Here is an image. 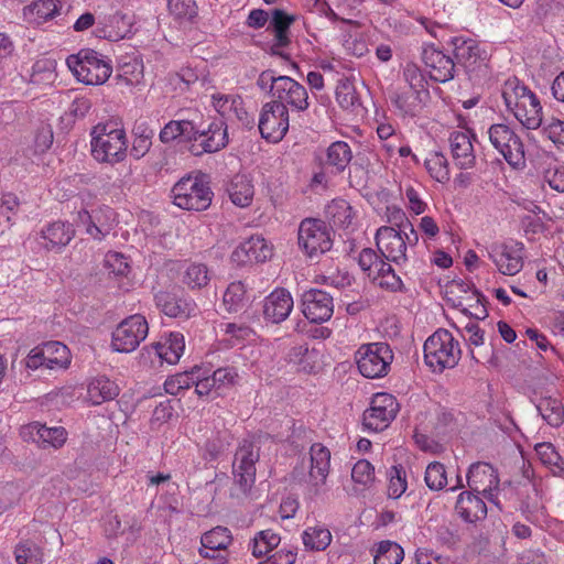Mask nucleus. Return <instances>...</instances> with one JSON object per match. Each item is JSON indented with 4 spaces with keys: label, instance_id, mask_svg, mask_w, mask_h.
<instances>
[{
    "label": "nucleus",
    "instance_id": "1",
    "mask_svg": "<svg viewBox=\"0 0 564 564\" xmlns=\"http://www.w3.org/2000/svg\"><path fill=\"white\" fill-rule=\"evenodd\" d=\"M159 139L163 144L184 143L195 156L214 153L228 144V132L224 122H212L199 130L191 120H170L161 129Z\"/></svg>",
    "mask_w": 564,
    "mask_h": 564
},
{
    "label": "nucleus",
    "instance_id": "2",
    "mask_svg": "<svg viewBox=\"0 0 564 564\" xmlns=\"http://www.w3.org/2000/svg\"><path fill=\"white\" fill-rule=\"evenodd\" d=\"M257 86L268 91L272 97L271 102L275 105L297 112L305 111L310 106L308 94L303 85L289 76H278L272 69H265L259 75Z\"/></svg>",
    "mask_w": 564,
    "mask_h": 564
},
{
    "label": "nucleus",
    "instance_id": "3",
    "mask_svg": "<svg viewBox=\"0 0 564 564\" xmlns=\"http://www.w3.org/2000/svg\"><path fill=\"white\" fill-rule=\"evenodd\" d=\"M91 154L100 163L116 164L127 156L128 140L123 128L117 123H98L91 130Z\"/></svg>",
    "mask_w": 564,
    "mask_h": 564
},
{
    "label": "nucleus",
    "instance_id": "4",
    "mask_svg": "<svg viewBox=\"0 0 564 564\" xmlns=\"http://www.w3.org/2000/svg\"><path fill=\"white\" fill-rule=\"evenodd\" d=\"M425 364L434 371L442 372L454 368L460 359L458 341L447 329L440 328L424 343Z\"/></svg>",
    "mask_w": 564,
    "mask_h": 564
},
{
    "label": "nucleus",
    "instance_id": "5",
    "mask_svg": "<svg viewBox=\"0 0 564 564\" xmlns=\"http://www.w3.org/2000/svg\"><path fill=\"white\" fill-rule=\"evenodd\" d=\"M66 64L75 77L86 85H102L112 73L110 61L90 48L69 55Z\"/></svg>",
    "mask_w": 564,
    "mask_h": 564
},
{
    "label": "nucleus",
    "instance_id": "6",
    "mask_svg": "<svg viewBox=\"0 0 564 564\" xmlns=\"http://www.w3.org/2000/svg\"><path fill=\"white\" fill-rule=\"evenodd\" d=\"M458 66L463 67L469 79L476 80L488 75V53L477 40L457 35L449 40Z\"/></svg>",
    "mask_w": 564,
    "mask_h": 564
},
{
    "label": "nucleus",
    "instance_id": "7",
    "mask_svg": "<svg viewBox=\"0 0 564 564\" xmlns=\"http://www.w3.org/2000/svg\"><path fill=\"white\" fill-rule=\"evenodd\" d=\"M208 184L199 176L182 177L172 188L173 203L186 210H205L213 199Z\"/></svg>",
    "mask_w": 564,
    "mask_h": 564
},
{
    "label": "nucleus",
    "instance_id": "8",
    "mask_svg": "<svg viewBox=\"0 0 564 564\" xmlns=\"http://www.w3.org/2000/svg\"><path fill=\"white\" fill-rule=\"evenodd\" d=\"M299 246L311 259L328 252L334 243V232L323 220L305 218L300 223L297 232Z\"/></svg>",
    "mask_w": 564,
    "mask_h": 564
},
{
    "label": "nucleus",
    "instance_id": "9",
    "mask_svg": "<svg viewBox=\"0 0 564 564\" xmlns=\"http://www.w3.org/2000/svg\"><path fill=\"white\" fill-rule=\"evenodd\" d=\"M381 257L373 249L364 248L358 256V264L373 284L390 292H401V278Z\"/></svg>",
    "mask_w": 564,
    "mask_h": 564
},
{
    "label": "nucleus",
    "instance_id": "10",
    "mask_svg": "<svg viewBox=\"0 0 564 564\" xmlns=\"http://www.w3.org/2000/svg\"><path fill=\"white\" fill-rule=\"evenodd\" d=\"M393 358V351L387 343L364 344L356 352L358 370L369 379L387 376Z\"/></svg>",
    "mask_w": 564,
    "mask_h": 564
},
{
    "label": "nucleus",
    "instance_id": "11",
    "mask_svg": "<svg viewBox=\"0 0 564 564\" xmlns=\"http://www.w3.org/2000/svg\"><path fill=\"white\" fill-rule=\"evenodd\" d=\"M491 145L512 167L525 165L524 145L518 134L503 123L491 124L488 129Z\"/></svg>",
    "mask_w": 564,
    "mask_h": 564
},
{
    "label": "nucleus",
    "instance_id": "12",
    "mask_svg": "<svg viewBox=\"0 0 564 564\" xmlns=\"http://www.w3.org/2000/svg\"><path fill=\"white\" fill-rule=\"evenodd\" d=\"M400 405L394 395L380 392L376 393L370 406L364 412L362 426L368 432H381L395 419Z\"/></svg>",
    "mask_w": 564,
    "mask_h": 564
},
{
    "label": "nucleus",
    "instance_id": "13",
    "mask_svg": "<svg viewBox=\"0 0 564 564\" xmlns=\"http://www.w3.org/2000/svg\"><path fill=\"white\" fill-rule=\"evenodd\" d=\"M210 106L223 118L218 122H224L226 127V121L236 122L246 129H252L256 126L254 115L248 112L242 97L238 94L214 91L210 95Z\"/></svg>",
    "mask_w": 564,
    "mask_h": 564
},
{
    "label": "nucleus",
    "instance_id": "14",
    "mask_svg": "<svg viewBox=\"0 0 564 564\" xmlns=\"http://www.w3.org/2000/svg\"><path fill=\"white\" fill-rule=\"evenodd\" d=\"M259 448L249 440H243L235 453L232 474L235 485L246 495L256 481V463L259 460Z\"/></svg>",
    "mask_w": 564,
    "mask_h": 564
},
{
    "label": "nucleus",
    "instance_id": "15",
    "mask_svg": "<svg viewBox=\"0 0 564 564\" xmlns=\"http://www.w3.org/2000/svg\"><path fill=\"white\" fill-rule=\"evenodd\" d=\"M149 325L145 317L134 314L124 318L112 332L111 346L119 352H131L147 338Z\"/></svg>",
    "mask_w": 564,
    "mask_h": 564
},
{
    "label": "nucleus",
    "instance_id": "16",
    "mask_svg": "<svg viewBox=\"0 0 564 564\" xmlns=\"http://www.w3.org/2000/svg\"><path fill=\"white\" fill-rule=\"evenodd\" d=\"M290 127L289 109L274 102H265L262 106L258 129L263 139L270 142L281 141Z\"/></svg>",
    "mask_w": 564,
    "mask_h": 564
},
{
    "label": "nucleus",
    "instance_id": "17",
    "mask_svg": "<svg viewBox=\"0 0 564 564\" xmlns=\"http://www.w3.org/2000/svg\"><path fill=\"white\" fill-rule=\"evenodd\" d=\"M489 259L503 275H516L523 268L524 246L522 242H495L487 248Z\"/></svg>",
    "mask_w": 564,
    "mask_h": 564
},
{
    "label": "nucleus",
    "instance_id": "18",
    "mask_svg": "<svg viewBox=\"0 0 564 564\" xmlns=\"http://www.w3.org/2000/svg\"><path fill=\"white\" fill-rule=\"evenodd\" d=\"M467 486L471 491L481 494L490 502L499 507L497 492L499 490V476L497 470L488 463L477 462L470 465L467 473Z\"/></svg>",
    "mask_w": 564,
    "mask_h": 564
},
{
    "label": "nucleus",
    "instance_id": "19",
    "mask_svg": "<svg viewBox=\"0 0 564 564\" xmlns=\"http://www.w3.org/2000/svg\"><path fill=\"white\" fill-rule=\"evenodd\" d=\"M330 470V451L322 443H314L310 447V470L307 484L310 492L318 496L326 484Z\"/></svg>",
    "mask_w": 564,
    "mask_h": 564
},
{
    "label": "nucleus",
    "instance_id": "20",
    "mask_svg": "<svg viewBox=\"0 0 564 564\" xmlns=\"http://www.w3.org/2000/svg\"><path fill=\"white\" fill-rule=\"evenodd\" d=\"M380 254L397 264L406 262V241L401 232L390 226H381L375 235Z\"/></svg>",
    "mask_w": 564,
    "mask_h": 564
},
{
    "label": "nucleus",
    "instance_id": "21",
    "mask_svg": "<svg viewBox=\"0 0 564 564\" xmlns=\"http://www.w3.org/2000/svg\"><path fill=\"white\" fill-rule=\"evenodd\" d=\"M422 61L431 79L446 83L454 78L456 63L434 45H425L422 48Z\"/></svg>",
    "mask_w": 564,
    "mask_h": 564
},
{
    "label": "nucleus",
    "instance_id": "22",
    "mask_svg": "<svg viewBox=\"0 0 564 564\" xmlns=\"http://www.w3.org/2000/svg\"><path fill=\"white\" fill-rule=\"evenodd\" d=\"M302 312L308 321L324 323L333 315V297L325 291L311 289L302 295Z\"/></svg>",
    "mask_w": 564,
    "mask_h": 564
},
{
    "label": "nucleus",
    "instance_id": "23",
    "mask_svg": "<svg viewBox=\"0 0 564 564\" xmlns=\"http://www.w3.org/2000/svg\"><path fill=\"white\" fill-rule=\"evenodd\" d=\"M20 433L24 441L37 443L42 448H61L67 440V432L63 426L47 427L36 421L23 425Z\"/></svg>",
    "mask_w": 564,
    "mask_h": 564
},
{
    "label": "nucleus",
    "instance_id": "24",
    "mask_svg": "<svg viewBox=\"0 0 564 564\" xmlns=\"http://www.w3.org/2000/svg\"><path fill=\"white\" fill-rule=\"evenodd\" d=\"M272 247L262 236H251L232 252L231 259L239 265L264 262L272 257Z\"/></svg>",
    "mask_w": 564,
    "mask_h": 564
},
{
    "label": "nucleus",
    "instance_id": "25",
    "mask_svg": "<svg viewBox=\"0 0 564 564\" xmlns=\"http://www.w3.org/2000/svg\"><path fill=\"white\" fill-rule=\"evenodd\" d=\"M77 221L85 226L86 232L94 239L101 240L110 230L115 221V212L108 206L100 207L91 215L88 210L82 209L77 214Z\"/></svg>",
    "mask_w": 564,
    "mask_h": 564
},
{
    "label": "nucleus",
    "instance_id": "26",
    "mask_svg": "<svg viewBox=\"0 0 564 564\" xmlns=\"http://www.w3.org/2000/svg\"><path fill=\"white\" fill-rule=\"evenodd\" d=\"M293 310V297L285 289H275L264 300L263 315L271 323L285 321Z\"/></svg>",
    "mask_w": 564,
    "mask_h": 564
},
{
    "label": "nucleus",
    "instance_id": "27",
    "mask_svg": "<svg viewBox=\"0 0 564 564\" xmlns=\"http://www.w3.org/2000/svg\"><path fill=\"white\" fill-rule=\"evenodd\" d=\"M448 142L455 165L460 170L471 169L476 163V154L469 132L454 131Z\"/></svg>",
    "mask_w": 564,
    "mask_h": 564
},
{
    "label": "nucleus",
    "instance_id": "28",
    "mask_svg": "<svg viewBox=\"0 0 564 564\" xmlns=\"http://www.w3.org/2000/svg\"><path fill=\"white\" fill-rule=\"evenodd\" d=\"M475 491H463L458 495L455 511L466 523H477L487 517V506L482 498L474 494Z\"/></svg>",
    "mask_w": 564,
    "mask_h": 564
},
{
    "label": "nucleus",
    "instance_id": "29",
    "mask_svg": "<svg viewBox=\"0 0 564 564\" xmlns=\"http://www.w3.org/2000/svg\"><path fill=\"white\" fill-rule=\"evenodd\" d=\"M389 100L402 117H414L421 108V91L406 88L393 87L389 90Z\"/></svg>",
    "mask_w": 564,
    "mask_h": 564
},
{
    "label": "nucleus",
    "instance_id": "30",
    "mask_svg": "<svg viewBox=\"0 0 564 564\" xmlns=\"http://www.w3.org/2000/svg\"><path fill=\"white\" fill-rule=\"evenodd\" d=\"M232 542V535L226 527H215L200 538L202 546L198 553L204 558H216L217 551L226 550Z\"/></svg>",
    "mask_w": 564,
    "mask_h": 564
},
{
    "label": "nucleus",
    "instance_id": "31",
    "mask_svg": "<svg viewBox=\"0 0 564 564\" xmlns=\"http://www.w3.org/2000/svg\"><path fill=\"white\" fill-rule=\"evenodd\" d=\"M151 348L154 354L170 365L178 362L185 350V338L183 334L172 332L154 343Z\"/></svg>",
    "mask_w": 564,
    "mask_h": 564
},
{
    "label": "nucleus",
    "instance_id": "32",
    "mask_svg": "<svg viewBox=\"0 0 564 564\" xmlns=\"http://www.w3.org/2000/svg\"><path fill=\"white\" fill-rule=\"evenodd\" d=\"M61 8L58 0H37L23 8V17L29 23L40 25L54 19Z\"/></svg>",
    "mask_w": 564,
    "mask_h": 564
},
{
    "label": "nucleus",
    "instance_id": "33",
    "mask_svg": "<svg viewBox=\"0 0 564 564\" xmlns=\"http://www.w3.org/2000/svg\"><path fill=\"white\" fill-rule=\"evenodd\" d=\"M74 235L72 225L55 221L41 230V238L44 240L42 245L47 250L62 248L69 243Z\"/></svg>",
    "mask_w": 564,
    "mask_h": 564
},
{
    "label": "nucleus",
    "instance_id": "34",
    "mask_svg": "<svg viewBox=\"0 0 564 564\" xmlns=\"http://www.w3.org/2000/svg\"><path fill=\"white\" fill-rule=\"evenodd\" d=\"M512 113L527 129L535 130L542 123V106L534 93L524 99V102Z\"/></svg>",
    "mask_w": 564,
    "mask_h": 564
},
{
    "label": "nucleus",
    "instance_id": "35",
    "mask_svg": "<svg viewBox=\"0 0 564 564\" xmlns=\"http://www.w3.org/2000/svg\"><path fill=\"white\" fill-rule=\"evenodd\" d=\"M352 159V152L347 142H333L326 150L324 166L330 173L337 174L345 171Z\"/></svg>",
    "mask_w": 564,
    "mask_h": 564
},
{
    "label": "nucleus",
    "instance_id": "36",
    "mask_svg": "<svg viewBox=\"0 0 564 564\" xmlns=\"http://www.w3.org/2000/svg\"><path fill=\"white\" fill-rule=\"evenodd\" d=\"M289 361L295 365L300 371L316 372L321 365V352L307 345H297L290 350Z\"/></svg>",
    "mask_w": 564,
    "mask_h": 564
},
{
    "label": "nucleus",
    "instance_id": "37",
    "mask_svg": "<svg viewBox=\"0 0 564 564\" xmlns=\"http://www.w3.org/2000/svg\"><path fill=\"white\" fill-rule=\"evenodd\" d=\"M119 394V387L106 377L93 379L87 388V400L91 405H99L113 400Z\"/></svg>",
    "mask_w": 564,
    "mask_h": 564
},
{
    "label": "nucleus",
    "instance_id": "38",
    "mask_svg": "<svg viewBox=\"0 0 564 564\" xmlns=\"http://www.w3.org/2000/svg\"><path fill=\"white\" fill-rule=\"evenodd\" d=\"M532 93L516 77L507 79L501 89L505 105L510 112L518 109Z\"/></svg>",
    "mask_w": 564,
    "mask_h": 564
},
{
    "label": "nucleus",
    "instance_id": "39",
    "mask_svg": "<svg viewBox=\"0 0 564 564\" xmlns=\"http://www.w3.org/2000/svg\"><path fill=\"white\" fill-rule=\"evenodd\" d=\"M536 410L552 427H560L564 423V405L557 398L542 397L536 403Z\"/></svg>",
    "mask_w": 564,
    "mask_h": 564
},
{
    "label": "nucleus",
    "instance_id": "40",
    "mask_svg": "<svg viewBox=\"0 0 564 564\" xmlns=\"http://www.w3.org/2000/svg\"><path fill=\"white\" fill-rule=\"evenodd\" d=\"M294 21L295 18L293 15L288 14L284 10H272L269 29H271L274 33L276 46L285 47L289 45V30Z\"/></svg>",
    "mask_w": 564,
    "mask_h": 564
},
{
    "label": "nucleus",
    "instance_id": "41",
    "mask_svg": "<svg viewBox=\"0 0 564 564\" xmlns=\"http://www.w3.org/2000/svg\"><path fill=\"white\" fill-rule=\"evenodd\" d=\"M249 302L247 286L241 281L231 282L223 296V305L228 313L242 311Z\"/></svg>",
    "mask_w": 564,
    "mask_h": 564
},
{
    "label": "nucleus",
    "instance_id": "42",
    "mask_svg": "<svg viewBox=\"0 0 564 564\" xmlns=\"http://www.w3.org/2000/svg\"><path fill=\"white\" fill-rule=\"evenodd\" d=\"M326 216L335 227L348 228L354 220L355 213L349 203L341 198L333 199L326 206Z\"/></svg>",
    "mask_w": 564,
    "mask_h": 564
},
{
    "label": "nucleus",
    "instance_id": "43",
    "mask_svg": "<svg viewBox=\"0 0 564 564\" xmlns=\"http://www.w3.org/2000/svg\"><path fill=\"white\" fill-rule=\"evenodd\" d=\"M46 358V369H66L70 364V354L64 344L48 341L42 345Z\"/></svg>",
    "mask_w": 564,
    "mask_h": 564
},
{
    "label": "nucleus",
    "instance_id": "44",
    "mask_svg": "<svg viewBox=\"0 0 564 564\" xmlns=\"http://www.w3.org/2000/svg\"><path fill=\"white\" fill-rule=\"evenodd\" d=\"M182 281L191 290H200L210 281L209 269L200 262L188 263L183 272Z\"/></svg>",
    "mask_w": 564,
    "mask_h": 564
},
{
    "label": "nucleus",
    "instance_id": "45",
    "mask_svg": "<svg viewBox=\"0 0 564 564\" xmlns=\"http://www.w3.org/2000/svg\"><path fill=\"white\" fill-rule=\"evenodd\" d=\"M424 165L430 176L438 183L445 184L451 178L448 161L441 152H431L425 159Z\"/></svg>",
    "mask_w": 564,
    "mask_h": 564
},
{
    "label": "nucleus",
    "instance_id": "46",
    "mask_svg": "<svg viewBox=\"0 0 564 564\" xmlns=\"http://www.w3.org/2000/svg\"><path fill=\"white\" fill-rule=\"evenodd\" d=\"M303 544L311 551H324L332 542V533L323 527H308L302 534Z\"/></svg>",
    "mask_w": 564,
    "mask_h": 564
},
{
    "label": "nucleus",
    "instance_id": "47",
    "mask_svg": "<svg viewBox=\"0 0 564 564\" xmlns=\"http://www.w3.org/2000/svg\"><path fill=\"white\" fill-rule=\"evenodd\" d=\"M229 196L236 206L247 207L253 198V186L243 176H237L231 182Z\"/></svg>",
    "mask_w": 564,
    "mask_h": 564
},
{
    "label": "nucleus",
    "instance_id": "48",
    "mask_svg": "<svg viewBox=\"0 0 564 564\" xmlns=\"http://www.w3.org/2000/svg\"><path fill=\"white\" fill-rule=\"evenodd\" d=\"M43 556L42 549L30 540L22 541L14 547L17 564H42Z\"/></svg>",
    "mask_w": 564,
    "mask_h": 564
},
{
    "label": "nucleus",
    "instance_id": "49",
    "mask_svg": "<svg viewBox=\"0 0 564 564\" xmlns=\"http://www.w3.org/2000/svg\"><path fill=\"white\" fill-rule=\"evenodd\" d=\"M281 542L279 534L272 530H263L256 534L252 540L251 551L254 557H262L275 549Z\"/></svg>",
    "mask_w": 564,
    "mask_h": 564
},
{
    "label": "nucleus",
    "instance_id": "50",
    "mask_svg": "<svg viewBox=\"0 0 564 564\" xmlns=\"http://www.w3.org/2000/svg\"><path fill=\"white\" fill-rule=\"evenodd\" d=\"M387 494L391 499H399L408 488L406 473L401 465L392 466L388 473Z\"/></svg>",
    "mask_w": 564,
    "mask_h": 564
},
{
    "label": "nucleus",
    "instance_id": "51",
    "mask_svg": "<svg viewBox=\"0 0 564 564\" xmlns=\"http://www.w3.org/2000/svg\"><path fill=\"white\" fill-rule=\"evenodd\" d=\"M403 560L402 547L393 542H381L375 556V564H400Z\"/></svg>",
    "mask_w": 564,
    "mask_h": 564
},
{
    "label": "nucleus",
    "instance_id": "52",
    "mask_svg": "<svg viewBox=\"0 0 564 564\" xmlns=\"http://www.w3.org/2000/svg\"><path fill=\"white\" fill-rule=\"evenodd\" d=\"M424 480L431 490H441L447 485L445 466L438 462L430 463L425 469Z\"/></svg>",
    "mask_w": 564,
    "mask_h": 564
},
{
    "label": "nucleus",
    "instance_id": "53",
    "mask_svg": "<svg viewBox=\"0 0 564 564\" xmlns=\"http://www.w3.org/2000/svg\"><path fill=\"white\" fill-rule=\"evenodd\" d=\"M167 7L177 20H192L197 14L195 0H169Z\"/></svg>",
    "mask_w": 564,
    "mask_h": 564
},
{
    "label": "nucleus",
    "instance_id": "54",
    "mask_svg": "<svg viewBox=\"0 0 564 564\" xmlns=\"http://www.w3.org/2000/svg\"><path fill=\"white\" fill-rule=\"evenodd\" d=\"M351 478L356 484L369 486L375 481V468L370 462L359 459L351 469Z\"/></svg>",
    "mask_w": 564,
    "mask_h": 564
},
{
    "label": "nucleus",
    "instance_id": "55",
    "mask_svg": "<svg viewBox=\"0 0 564 564\" xmlns=\"http://www.w3.org/2000/svg\"><path fill=\"white\" fill-rule=\"evenodd\" d=\"M153 135L154 132L151 129L144 128L141 133L134 137L132 148L130 151L131 155L134 159L139 160L149 152L152 145Z\"/></svg>",
    "mask_w": 564,
    "mask_h": 564
},
{
    "label": "nucleus",
    "instance_id": "56",
    "mask_svg": "<svg viewBox=\"0 0 564 564\" xmlns=\"http://www.w3.org/2000/svg\"><path fill=\"white\" fill-rule=\"evenodd\" d=\"M403 80L408 84L406 88L421 91L424 87V76L420 67L414 63H406L402 70Z\"/></svg>",
    "mask_w": 564,
    "mask_h": 564
},
{
    "label": "nucleus",
    "instance_id": "57",
    "mask_svg": "<svg viewBox=\"0 0 564 564\" xmlns=\"http://www.w3.org/2000/svg\"><path fill=\"white\" fill-rule=\"evenodd\" d=\"M117 77L128 86L135 85L143 77V66L137 61L127 63L120 67Z\"/></svg>",
    "mask_w": 564,
    "mask_h": 564
},
{
    "label": "nucleus",
    "instance_id": "58",
    "mask_svg": "<svg viewBox=\"0 0 564 564\" xmlns=\"http://www.w3.org/2000/svg\"><path fill=\"white\" fill-rule=\"evenodd\" d=\"M336 100L344 109L352 108L357 101L354 86L348 82H340L336 87Z\"/></svg>",
    "mask_w": 564,
    "mask_h": 564
},
{
    "label": "nucleus",
    "instance_id": "59",
    "mask_svg": "<svg viewBox=\"0 0 564 564\" xmlns=\"http://www.w3.org/2000/svg\"><path fill=\"white\" fill-rule=\"evenodd\" d=\"M224 332L229 336L232 345L241 344L252 337L253 330L245 324L228 323Z\"/></svg>",
    "mask_w": 564,
    "mask_h": 564
},
{
    "label": "nucleus",
    "instance_id": "60",
    "mask_svg": "<svg viewBox=\"0 0 564 564\" xmlns=\"http://www.w3.org/2000/svg\"><path fill=\"white\" fill-rule=\"evenodd\" d=\"M237 380L238 372L234 367L218 368L212 375V381L216 383L217 389L232 387Z\"/></svg>",
    "mask_w": 564,
    "mask_h": 564
},
{
    "label": "nucleus",
    "instance_id": "61",
    "mask_svg": "<svg viewBox=\"0 0 564 564\" xmlns=\"http://www.w3.org/2000/svg\"><path fill=\"white\" fill-rule=\"evenodd\" d=\"M403 195L408 200V207L416 215L425 212L426 203L422 199L419 187L406 184L403 189Z\"/></svg>",
    "mask_w": 564,
    "mask_h": 564
},
{
    "label": "nucleus",
    "instance_id": "62",
    "mask_svg": "<svg viewBox=\"0 0 564 564\" xmlns=\"http://www.w3.org/2000/svg\"><path fill=\"white\" fill-rule=\"evenodd\" d=\"M535 453L543 465L553 467L558 466L561 456L551 443H540L535 446Z\"/></svg>",
    "mask_w": 564,
    "mask_h": 564
},
{
    "label": "nucleus",
    "instance_id": "63",
    "mask_svg": "<svg viewBox=\"0 0 564 564\" xmlns=\"http://www.w3.org/2000/svg\"><path fill=\"white\" fill-rule=\"evenodd\" d=\"M544 133L557 148H564L563 120L552 118L544 127Z\"/></svg>",
    "mask_w": 564,
    "mask_h": 564
},
{
    "label": "nucleus",
    "instance_id": "64",
    "mask_svg": "<svg viewBox=\"0 0 564 564\" xmlns=\"http://www.w3.org/2000/svg\"><path fill=\"white\" fill-rule=\"evenodd\" d=\"M106 268L115 275H126L129 271L127 259L118 252H110L105 259Z\"/></svg>",
    "mask_w": 564,
    "mask_h": 564
}]
</instances>
